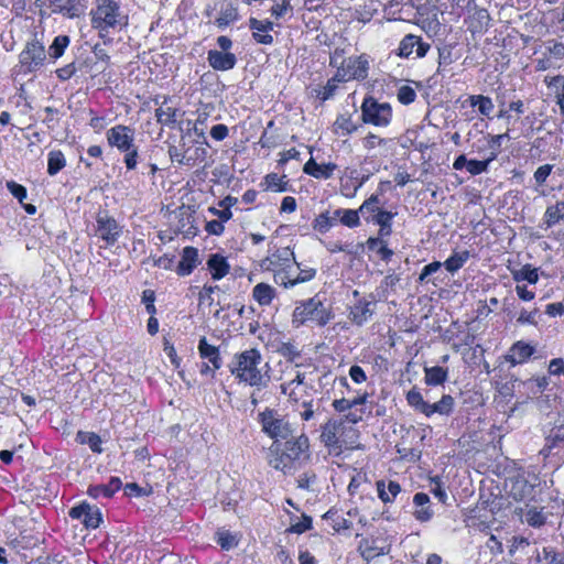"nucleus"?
Returning <instances> with one entry per match:
<instances>
[{"mask_svg": "<svg viewBox=\"0 0 564 564\" xmlns=\"http://www.w3.org/2000/svg\"><path fill=\"white\" fill-rule=\"evenodd\" d=\"M310 459V441L304 434L285 440L284 443L273 442L269 447V465L284 474L300 468Z\"/></svg>", "mask_w": 564, "mask_h": 564, "instance_id": "nucleus-1", "label": "nucleus"}, {"mask_svg": "<svg viewBox=\"0 0 564 564\" xmlns=\"http://www.w3.org/2000/svg\"><path fill=\"white\" fill-rule=\"evenodd\" d=\"M90 25L99 37L122 31L129 24V15L116 0H95L89 12Z\"/></svg>", "mask_w": 564, "mask_h": 564, "instance_id": "nucleus-2", "label": "nucleus"}, {"mask_svg": "<svg viewBox=\"0 0 564 564\" xmlns=\"http://www.w3.org/2000/svg\"><path fill=\"white\" fill-rule=\"evenodd\" d=\"M261 352L257 348H250L234 356L229 370L239 382L262 389L268 387L270 376L261 371Z\"/></svg>", "mask_w": 564, "mask_h": 564, "instance_id": "nucleus-3", "label": "nucleus"}, {"mask_svg": "<svg viewBox=\"0 0 564 564\" xmlns=\"http://www.w3.org/2000/svg\"><path fill=\"white\" fill-rule=\"evenodd\" d=\"M207 142H199L191 138V130L181 135L178 144H170L167 149L169 156L172 162L187 167H194L204 163L207 159Z\"/></svg>", "mask_w": 564, "mask_h": 564, "instance_id": "nucleus-4", "label": "nucleus"}, {"mask_svg": "<svg viewBox=\"0 0 564 564\" xmlns=\"http://www.w3.org/2000/svg\"><path fill=\"white\" fill-rule=\"evenodd\" d=\"M329 65L336 68L338 78L345 83L349 80H364L368 77L369 57L366 54L358 56H344V50L336 48L329 57Z\"/></svg>", "mask_w": 564, "mask_h": 564, "instance_id": "nucleus-5", "label": "nucleus"}, {"mask_svg": "<svg viewBox=\"0 0 564 564\" xmlns=\"http://www.w3.org/2000/svg\"><path fill=\"white\" fill-rule=\"evenodd\" d=\"M332 317L330 311L317 296L297 302L293 311V323L296 324H304L311 321L318 326H325Z\"/></svg>", "mask_w": 564, "mask_h": 564, "instance_id": "nucleus-6", "label": "nucleus"}, {"mask_svg": "<svg viewBox=\"0 0 564 564\" xmlns=\"http://www.w3.org/2000/svg\"><path fill=\"white\" fill-rule=\"evenodd\" d=\"M364 419L362 410H355L343 417L329 419L323 426L321 433V441L333 451H340L341 444L339 442V434L343 433L344 425L346 422L357 424Z\"/></svg>", "mask_w": 564, "mask_h": 564, "instance_id": "nucleus-7", "label": "nucleus"}, {"mask_svg": "<svg viewBox=\"0 0 564 564\" xmlns=\"http://www.w3.org/2000/svg\"><path fill=\"white\" fill-rule=\"evenodd\" d=\"M261 431L274 442L286 440L292 435V427L285 417L274 409L267 408L258 414Z\"/></svg>", "mask_w": 564, "mask_h": 564, "instance_id": "nucleus-8", "label": "nucleus"}, {"mask_svg": "<svg viewBox=\"0 0 564 564\" xmlns=\"http://www.w3.org/2000/svg\"><path fill=\"white\" fill-rule=\"evenodd\" d=\"M361 119L365 123L376 127H387L391 122L392 108L388 102H379L372 96H368L361 104Z\"/></svg>", "mask_w": 564, "mask_h": 564, "instance_id": "nucleus-9", "label": "nucleus"}, {"mask_svg": "<svg viewBox=\"0 0 564 564\" xmlns=\"http://www.w3.org/2000/svg\"><path fill=\"white\" fill-rule=\"evenodd\" d=\"M46 53L44 45L37 40L26 42L19 55L21 72L29 74L37 70L44 65Z\"/></svg>", "mask_w": 564, "mask_h": 564, "instance_id": "nucleus-10", "label": "nucleus"}, {"mask_svg": "<svg viewBox=\"0 0 564 564\" xmlns=\"http://www.w3.org/2000/svg\"><path fill=\"white\" fill-rule=\"evenodd\" d=\"M107 142L119 151H128L134 144V131L128 126L117 124L106 132Z\"/></svg>", "mask_w": 564, "mask_h": 564, "instance_id": "nucleus-11", "label": "nucleus"}, {"mask_svg": "<svg viewBox=\"0 0 564 564\" xmlns=\"http://www.w3.org/2000/svg\"><path fill=\"white\" fill-rule=\"evenodd\" d=\"M96 223V234L98 237H100L108 246L115 245L121 234V228L117 220L104 212L97 215Z\"/></svg>", "mask_w": 564, "mask_h": 564, "instance_id": "nucleus-12", "label": "nucleus"}, {"mask_svg": "<svg viewBox=\"0 0 564 564\" xmlns=\"http://www.w3.org/2000/svg\"><path fill=\"white\" fill-rule=\"evenodd\" d=\"M68 514L72 519L82 520L83 524L87 529L98 528L102 519L100 510L87 502H82L80 505L73 507Z\"/></svg>", "mask_w": 564, "mask_h": 564, "instance_id": "nucleus-13", "label": "nucleus"}, {"mask_svg": "<svg viewBox=\"0 0 564 564\" xmlns=\"http://www.w3.org/2000/svg\"><path fill=\"white\" fill-rule=\"evenodd\" d=\"M291 261L295 262L294 252L290 247L276 249L259 263L263 271H275V269L289 267Z\"/></svg>", "mask_w": 564, "mask_h": 564, "instance_id": "nucleus-14", "label": "nucleus"}, {"mask_svg": "<svg viewBox=\"0 0 564 564\" xmlns=\"http://www.w3.org/2000/svg\"><path fill=\"white\" fill-rule=\"evenodd\" d=\"M53 13L62 14L65 18H78L85 11V0H47Z\"/></svg>", "mask_w": 564, "mask_h": 564, "instance_id": "nucleus-15", "label": "nucleus"}, {"mask_svg": "<svg viewBox=\"0 0 564 564\" xmlns=\"http://www.w3.org/2000/svg\"><path fill=\"white\" fill-rule=\"evenodd\" d=\"M249 28L252 31V37L259 44L271 45L273 43V31L274 23L269 20H258L251 18L249 20Z\"/></svg>", "mask_w": 564, "mask_h": 564, "instance_id": "nucleus-16", "label": "nucleus"}, {"mask_svg": "<svg viewBox=\"0 0 564 564\" xmlns=\"http://www.w3.org/2000/svg\"><path fill=\"white\" fill-rule=\"evenodd\" d=\"M207 61L215 70L225 72L235 67L237 57L234 53L210 50L207 54Z\"/></svg>", "mask_w": 564, "mask_h": 564, "instance_id": "nucleus-17", "label": "nucleus"}, {"mask_svg": "<svg viewBox=\"0 0 564 564\" xmlns=\"http://www.w3.org/2000/svg\"><path fill=\"white\" fill-rule=\"evenodd\" d=\"M337 169L335 163H317L311 158L304 165L303 171L307 175H311L318 180H328L333 176L334 171Z\"/></svg>", "mask_w": 564, "mask_h": 564, "instance_id": "nucleus-18", "label": "nucleus"}, {"mask_svg": "<svg viewBox=\"0 0 564 564\" xmlns=\"http://www.w3.org/2000/svg\"><path fill=\"white\" fill-rule=\"evenodd\" d=\"M198 250L194 247H185L182 252L176 272L178 275H189L198 265Z\"/></svg>", "mask_w": 564, "mask_h": 564, "instance_id": "nucleus-19", "label": "nucleus"}, {"mask_svg": "<svg viewBox=\"0 0 564 564\" xmlns=\"http://www.w3.org/2000/svg\"><path fill=\"white\" fill-rule=\"evenodd\" d=\"M534 350L530 344L519 340L511 346L506 358L512 365L522 364L533 355Z\"/></svg>", "mask_w": 564, "mask_h": 564, "instance_id": "nucleus-20", "label": "nucleus"}, {"mask_svg": "<svg viewBox=\"0 0 564 564\" xmlns=\"http://www.w3.org/2000/svg\"><path fill=\"white\" fill-rule=\"evenodd\" d=\"M198 354L202 359H207L214 369H220L223 359L220 357L219 348L207 343L206 337H202L198 343Z\"/></svg>", "mask_w": 564, "mask_h": 564, "instance_id": "nucleus-21", "label": "nucleus"}, {"mask_svg": "<svg viewBox=\"0 0 564 564\" xmlns=\"http://www.w3.org/2000/svg\"><path fill=\"white\" fill-rule=\"evenodd\" d=\"M358 552L365 561L370 562L387 554L389 549L377 545L376 540L362 539L358 545Z\"/></svg>", "mask_w": 564, "mask_h": 564, "instance_id": "nucleus-22", "label": "nucleus"}, {"mask_svg": "<svg viewBox=\"0 0 564 564\" xmlns=\"http://www.w3.org/2000/svg\"><path fill=\"white\" fill-rule=\"evenodd\" d=\"M372 303L367 300H359L350 310V319L356 325L365 324L373 314Z\"/></svg>", "mask_w": 564, "mask_h": 564, "instance_id": "nucleus-23", "label": "nucleus"}, {"mask_svg": "<svg viewBox=\"0 0 564 564\" xmlns=\"http://www.w3.org/2000/svg\"><path fill=\"white\" fill-rule=\"evenodd\" d=\"M207 267L214 280H220L229 272L230 265L225 257L218 253L210 254Z\"/></svg>", "mask_w": 564, "mask_h": 564, "instance_id": "nucleus-24", "label": "nucleus"}, {"mask_svg": "<svg viewBox=\"0 0 564 564\" xmlns=\"http://www.w3.org/2000/svg\"><path fill=\"white\" fill-rule=\"evenodd\" d=\"M122 486V482L120 478L118 477H111L109 482L106 485H96L90 486L88 488V495L94 498H98L100 496L110 498L113 496L115 492H117Z\"/></svg>", "mask_w": 564, "mask_h": 564, "instance_id": "nucleus-25", "label": "nucleus"}, {"mask_svg": "<svg viewBox=\"0 0 564 564\" xmlns=\"http://www.w3.org/2000/svg\"><path fill=\"white\" fill-rule=\"evenodd\" d=\"M413 502L416 507L414 512L415 519L421 522L429 521L433 516V512L429 507L430 497L424 492H417L413 497Z\"/></svg>", "mask_w": 564, "mask_h": 564, "instance_id": "nucleus-26", "label": "nucleus"}, {"mask_svg": "<svg viewBox=\"0 0 564 564\" xmlns=\"http://www.w3.org/2000/svg\"><path fill=\"white\" fill-rule=\"evenodd\" d=\"M275 297V290L268 283H258L252 290V299L260 306H268Z\"/></svg>", "mask_w": 564, "mask_h": 564, "instance_id": "nucleus-27", "label": "nucleus"}, {"mask_svg": "<svg viewBox=\"0 0 564 564\" xmlns=\"http://www.w3.org/2000/svg\"><path fill=\"white\" fill-rule=\"evenodd\" d=\"M378 497L384 503L392 502L394 498L400 494L401 486L399 482L390 480L388 485H386L384 480H378L377 484Z\"/></svg>", "mask_w": 564, "mask_h": 564, "instance_id": "nucleus-28", "label": "nucleus"}, {"mask_svg": "<svg viewBox=\"0 0 564 564\" xmlns=\"http://www.w3.org/2000/svg\"><path fill=\"white\" fill-rule=\"evenodd\" d=\"M454 398L449 394H444L440 401L429 404L426 416L430 417L437 413L440 415H449L454 410Z\"/></svg>", "mask_w": 564, "mask_h": 564, "instance_id": "nucleus-29", "label": "nucleus"}, {"mask_svg": "<svg viewBox=\"0 0 564 564\" xmlns=\"http://www.w3.org/2000/svg\"><path fill=\"white\" fill-rule=\"evenodd\" d=\"M395 214L387 210H378L372 218L366 217L367 221H372L380 226L379 235L389 236L391 234L392 219Z\"/></svg>", "mask_w": 564, "mask_h": 564, "instance_id": "nucleus-30", "label": "nucleus"}, {"mask_svg": "<svg viewBox=\"0 0 564 564\" xmlns=\"http://www.w3.org/2000/svg\"><path fill=\"white\" fill-rule=\"evenodd\" d=\"M490 24V15L486 9H476L470 17L469 30L473 33L485 32Z\"/></svg>", "mask_w": 564, "mask_h": 564, "instance_id": "nucleus-31", "label": "nucleus"}, {"mask_svg": "<svg viewBox=\"0 0 564 564\" xmlns=\"http://www.w3.org/2000/svg\"><path fill=\"white\" fill-rule=\"evenodd\" d=\"M564 446V425L553 429L550 435L545 438V444L541 454L547 456L555 447Z\"/></svg>", "mask_w": 564, "mask_h": 564, "instance_id": "nucleus-32", "label": "nucleus"}, {"mask_svg": "<svg viewBox=\"0 0 564 564\" xmlns=\"http://www.w3.org/2000/svg\"><path fill=\"white\" fill-rule=\"evenodd\" d=\"M424 373V381L427 386L443 384L448 377V370L440 366L425 367Z\"/></svg>", "mask_w": 564, "mask_h": 564, "instance_id": "nucleus-33", "label": "nucleus"}, {"mask_svg": "<svg viewBox=\"0 0 564 564\" xmlns=\"http://www.w3.org/2000/svg\"><path fill=\"white\" fill-rule=\"evenodd\" d=\"M561 220H564V202L558 200L554 205L547 206L544 213V223L547 228L555 226Z\"/></svg>", "mask_w": 564, "mask_h": 564, "instance_id": "nucleus-34", "label": "nucleus"}, {"mask_svg": "<svg viewBox=\"0 0 564 564\" xmlns=\"http://www.w3.org/2000/svg\"><path fill=\"white\" fill-rule=\"evenodd\" d=\"M333 129L336 134L347 137L357 131L358 127L350 116L339 115L334 122Z\"/></svg>", "mask_w": 564, "mask_h": 564, "instance_id": "nucleus-35", "label": "nucleus"}, {"mask_svg": "<svg viewBox=\"0 0 564 564\" xmlns=\"http://www.w3.org/2000/svg\"><path fill=\"white\" fill-rule=\"evenodd\" d=\"M511 275L514 281H528L531 284H535L539 280L538 269L532 268L530 264L523 265L520 269H511Z\"/></svg>", "mask_w": 564, "mask_h": 564, "instance_id": "nucleus-36", "label": "nucleus"}, {"mask_svg": "<svg viewBox=\"0 0 564 564\" xmlns=\"http://www.w3.org/2000/svg\"><path fill=\"white\" fill-rule=\"evenodd\" d=\"M76 441L79 443V444H86L89 446V448L94 452V453H101L102 452V447H101V438L98 434L94 433V432H84V431H79L77 432L76 434Z\"/></svg>", "mask_w": 564, "mask_h": 564, "instance_id": "nucleus-37", "label": "nucleus"}, {"mask_svg": "<svg viewBox=\"0 0 564 564\" xmlns=\"http://www.w3.org/2000/svg\"><path fill=\"white\" fill-rule=\"evenodd\" d=\"M406 402L408 404L413 408L415 411L424 414L426 416V413H427V409H429V402H426L424 399H423V395L422 393L416 389V388H412L408 393H406Z\"/></svg>", "mask_w": 564, "mask_h": 564, "instance_id": "nucleus-38", "label": "nucleus"}, {"mask_svg": "<svg viewBox=\"0 0 564 564\" xmlns=\"http://www.w3.org/2000/svg\"><path fill=\"white\" fill-rule=\"evenodd\" d=\"M66 165V160L62 151L53 150L47 158V173L51 176L56 175Z\"/></svg>", "mask_w": 564, "mask_h": 564, "instance_id": "nucleus-39", "label": "nucleus"}, {"mask_svg": "<svg viewBox=\"0 0 564 564\" xmlns=\"http://www.w3.org/2000/svg\"><path fill=\"white\" fill-rule=\"evenodd\" d=\"M336 221H337V219H336L335 212L332 215L329 214V212H325V213L319 214L315 218V220L313 223V228H314V230H316L321 234H325L336 224Z\"/></svg>", "mask_w": 564, "mask_h": 564, "instance_id": "nucleus-40", "label": "nucleus"}, {"mask_svg": "<svg viewBox=\"0 0 564 564\" xmlns=\"http://www.w3.org/2000/svg\"><path fill=\"white\" fill-rule=\"evenodd\" d=\"M335 215L337 220L339 218L340 223L349 228L357 227L360 224L358 209H336Z\"/></svg>", "mask_w": 564, "mask_h": 564, "instance_id": "nucleus-41", "label": "nucleus"}, {"mask_svg": "<svg viewBox=\"0 0 564 564\" xmlns=\"http://www.w3.org/2000/svg\"><path fill=\"white\" fill-rule=\"evenodd\" d=\"M471 107H478V111L484 116H489L495 106L490 97L484 95H473L469 97Z\"/></svg>", "mask_w": 564, "mask_h": 564, "instance_id": "nucleus-42", "label": "nucleus"}, {"mask_svg": "<svg viewBox=\"0 0 564 564\" xmlns=\"http://www.w3.org/2000/svg\"><path fill=\"white\" fill-rule=\"evenodd\" d=\"M304 380H305V375L297 372L294 379L281 384V392L283 394H289V397L292 401L299 402V398L295 392V387L303 386Z\"/></svg>", "mask_w": 564, "mask_h": 564, "instance_id": "nucleus-43", "label": "nucleus"}, {"mask_svg": "<svg viewBox=\"0 0 564 564\" xmlns=\"http://www.w3.org/2000/svg\"><path fill=\"white\" fill-rule=\"evenodd\" d=\"M469 259V252L463 251V252H455L453 256H451L445 262L444 267L445 269L451 272L455 273L458 271L465 262Z\"/></svg>", "mask_w": 564, "mask_h": 564, "instance_id": "nucleus-44", "label": "nucleus"}, {"mask_svg": "<svg viewBox=\"0 0 564 564\" xmlns=\"http://www.w3.org/2000/svg\"><path fill=\"white\" fill-rule=\"evenodd\" d=\"M338 83H345V82L341 80V78H338L337 74L335 73V75L330 79H328L326 85L323 86L322 89L317 93V97L322 101H326V100L333 98L338 88Z\"/></svg>", "mask_w": 564, "mask_h": 564, "instance_id": "nucleus-45", "label": "nucleus"}, {"mask_svg": "<svg viewBox=\"0 0 564 564\" xmlns=\"http://www.w3.org/2000/svg\"><path fill=\"white\" fill-rule=\"evenodd\" d=\"M272 272L274 273L273 280L278 285H281L285 289L296 285L295 278H290V265L275 269V271Z\"/></svg>", "mask_w": 564, "mask_h": 564, "instance_id": "nucleus-46", "label": "nucleus"}, {"mask_svg": "<svg viewBox=\"0 0 564 564\" xmlns=\"http://www.w3.org/2000/svg\"><path fill=\"white\" fill-rule=\"evenodd\" d=\"M215 539L223 550L228 551L238 545L237 536L227 530L217 531Z\"/></svg>", "mask_w": 564, "mask_h": 564, "instance_id": "nucleus-47", "label": "nucleus"}, {"mask_svg": "<svg viewBox=\"0 0 564 564\" xmlns=\"http://www.w3.org/2000/svg\"><path fill=\"white\" fill-rule=\"evenodd\" d=\"M69 44V37L67 35H58L54 39L53 43L48 47V54L52 58L57 59L64 54L65 48Z\"/></svg>", "mask_w": 564, "mask_h": 564, "instance_id": "nucleus-48", "label": "nucleus"}, {"mask_svg": "<svg viewBox=\"0 0 564 564\" xmlns=\"http://www.w3.org/2000/svg\"><path fill=\"white\" fill-rule=\"evenodd\" d=\"M379 196L376 194H372L368 199H366L361 206L359 207V214L362 217H370L372 218L375 214L378 213V210H381L379 208Z\"/></svg>", "mask_w": 564, "mask_h": 564, "instance_id": "nucleus-49", "label": "nucleus"}, {"mask_svg": "<svg viewBox=\"0 0 564 564\" xmlns=\"http://www.w3.org/2000/svg\"><path fill=\"white\" fill-rule=\"evenodd\" d=\"M155 117L159 123L171 126L176 122V109L172 107H160L155 110Z\"/></svg>", "mask_w": 564, "mask_h": 564, "instance_id": "nucleus-50", "label": "nucleus"}, {"mask_svg": "<svg viewBox=\"0 0 564 564\" xmlns=\"http://www.w3.org/2000/svg\"><path fill=\"white\" fill-rule=\"evenodd\" d=\"M285 176H279L275 173L268 174L265 176V185L267 189L273 191V192H285L288 181L284 180Z\"/></svg>", "mask_w": 564, "mask_h": 564, "instance_id": "nucleus-51", "label": "nucleus"}, {"mask_svg": "<svg viewBox=\"0 0 564 564\" xmlns=\"http://www.w3.org/2000/svg\"><path fill=\"white\" fill-rule=\"evenodd\" d=\"M273 6L270 9L271 15L275 19L285 17L289 12H292L291 0H272Z\"/></svg>", "mask_w": 564, "mask_h": 564, "instance_id": "nucleus-52", "label": "nucleus"}, {"mask_svg": "<svg viewBox=\"0 0 564 564\" xmlns=\"http://www.w3.org/2000/svg\"><path fill=\"white\" fill-rule=\"evenodd\" d=\"M417 43H419V36H415L412 34L404 36L399 45V55L402 57L410 56L415 48V44H417Z\"/></svg>", "mask_w": 564, "mask_h": 564, "instance_id": "nucleus-53", "label": "nucleus"}, {"mask_svg": "<svg viewBox=\"0 0 564 564\" xmlns=\"http://www.w3.org/2000/svg\"><path fill=\"white\" fill-rule=\"evenodd\" d=\"M546 517L538 508H530L525 512V521L529 525L539 528L545 523Z\"/></svg>", "mask_w": 564, "mask_h": 564, "instance_id": "nucleus-54", "label": "nucleus"}, {"mask_svg": "<svg viewBox=\"0 0 564 564\" xmlns=\"http://www.w3.org/2000/svg\"><path fill=\"white\" fill-rule=\"evenodd\" d=\"M558 554L560 553L555 552L552 547H542L541 550L536 549L535 561L538 564H552L556 561Z\"/></svg>", "mask_w": 564, "mask_h": 564, "instance_id": "nucleus-55", "label": "nucleus"}, {"mask_svg": "<svg viewBox=\"0 0 564 564\" xmlns=\"http://www.w3.org/2000/svg\"><path fill=\"white\" fill-rule=\"evenodd\" d=\"M390 142H392V140L380 138L373 133H368L362 140L364 148L368 151L377 147H386Z\"/></svg>", "mask_w": 564, "mask_h": 564, "instance_id": "nucleus-56", "label": "nucleus"}, {"mask_svg": "<svg viewBox=\"0 0 564 564\" xmlns=\"http://www.w3.org/2000/svg\"><path fill=\"white\" fill-rule=\"evenodd\" d=\"M397 97L402 105H410L415 100L416 91L409 85H402L398 89Z\"/></svg>", "mask_w": 564, "mask_h": 564, "instance_id": "nucleus-57", "label": "nucleus"}, {"mask_svg": "<svg viewBox=\"0 0 564 564\" xmlns=\"http://www.w3.org/2000/svg\"><path fill=\"white\" fill-rule=\"evenodd\" d=\"M491 161L492 160H490V158H488L487 160H484V161L469 160L467 163V171L471 175L481 174L488 170V165Z\"/></svg>", "mask_w": 564, "mask_h": 564, "instance_id": "nucleus-58", "label": "nucleus"}, {"mask_svg": "<svg viewBox=\"0 0 564 564\" xmlns=\"http://www.w3.org/2000/svg\"><path fill=\"white\" fill-rule=\"evenodd\" d=\"M237 19V13L234 9L227 8L226 10H223L219 14V17L216 19V24L218 28H225L229 25L231 22H234Z\"/></svg>", "mask_w": 564, "mask_h": 564, "instance_id": "nucleus-59", "label": "nucleus"}, {"mask_svg": "<svg viewBox=\"0 0 564 564\" xmlns=\"http://www.w3.org/2000/svg\"><path fill=\"white\" fill-rule=\"evenodd\" d=\"M7 188L11 193L12 196H14L21 204H23V200L26 198V188L15 183L14 181L7 182Z\"/></svg>", "mask_w": 564, "mask_h": 564, "instance_id": "nucleus-60", "label": "nucleus"}, {"mask_svg": "<svg viewBox=\"0 0 564 564\" xmlns=\"http://www.w3.org/2000/svg\"><path fill=\"white\" fill-rule=\"evenodd\" d=\"M552 171H553L552 164H544V165L539 166L533 174L535 183L540 186L543 185L546 182L550 174L552 173Z\"/></svg>", "mask_w": 564, "mask_h": 564, "instance_id": "nucleus-61", "label": "nucleus"}, {"mask_svg": "<svg viewBox=\"0 0 564 564\" xmlns=\"http://www.w3.org/2000/svg\"><path fill=\"white\" fill-rule=\"evenodd\" d=\"M505 138H509L508 133L491 135L489 140V148L491 150L490 160H495L500 153L501 142Z\"/></svg>", "mask_w": 564, "mask_h": 564, "instance_id": "nucleus-62", "label": "nucleus"}, {"mask_svg": "<svg viewBox=\"0 0 564 564\" xmlns=\"http://www.w3.org/2000/svg\"><path fill=\"white\" fill-rule=\"evenodd\" d=\"M544 82L549 88L555 90L556 95L564 93V76L556 75L553 77H545Z\"/></svg>", "mask_w": 564, "mask_h": 564, "instance_id": "nucleus-63", "label": "nucleus"}, {"mask_svg": "<svg viewBox=\"0 0 564 564\" xmlns=\"http://www.w3.org/2000/svg\"><path fill=\"white\" fill-rule=\"evenodd\" d=\"M126 153L124 155V164L128 170H134L137 166V159H138V148L135 144L133 147H130L128 151H123Z\"/></svg>", "mask_w": 564, "mask_h": 564, "instance_id": "nucleus-64", "label": "nucleus"}]
</instances>
